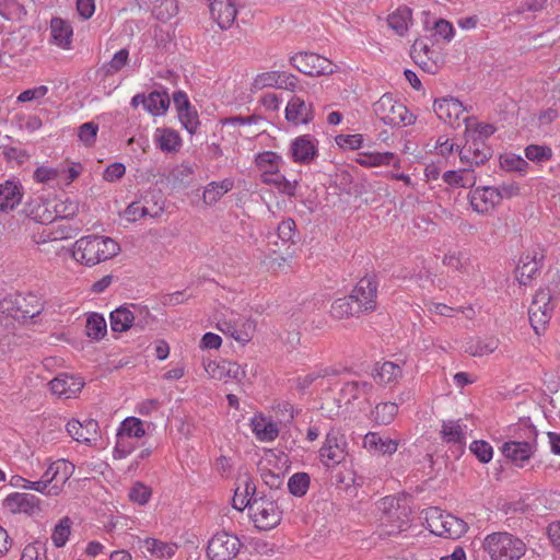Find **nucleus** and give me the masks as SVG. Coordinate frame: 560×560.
Here are the masks:
<instances>
[{
	"instance_id": "nucleus-1",
	"label": "nucleus",
	"mask_w": 560,
	"mask_h": 560,
	"mask_svg": "<svg viewBox=\"0 0 560 560\" xmlns=\"http://www.w3.org/2000/svg\"><path fill=\"white\" fill-rule=\"evenodd\" d=\"M120 252V245L112 237L104 235H88L73 244V259L86 267H93L108 260Z\"/></svg>"
},
{
	"instance_id": "nucleus-2",
	"label": "nucleus",
	"mask_w": 560,
	"mask_h": 560,
	"mask_svg": "<svg viewBox=\"0 0 560 560\" xmlns=\"http://www.w3.org/2000/svg\"><path fill=\"white\" fill-rule=\"evenodd\" d=\"M377 533L380 537H392L408 532L410 526L409 510L400 506L395 497H385L377 504Z\"/></svg>"
},
{
	"instance_id": "nucleus-3",
	"label": "nucleus",
	"mask_w": 560,
	"mask_h": 560,
	"mask_svg": "<svg viewBox=\"0 0 560 560\" xmlns=\"http://www.w3.org/2000/svg\"><path fill=\"white\" fill-rule=\"evenodd\" d=\"M240 508H246L248 517L259 530H270L277 527L282 520V510L278 502L268 495L245 498Z\"/></svg>"
},
{
	"instance_id": "nucleus-4",
	"label": "nucleus",
	"mask_w": 560,
	"mask_h": 560,
	"mask_svg": "<svg viewBox=\"0 0 560 560\" xmlns=\"http://www.w3.org/2000/svg\"><path fill=\"white\" fill-rule=\"evenodd\" d=\"M482 548L492 560H518L526 552L523 540L508 532L487 535Z\"/></svg>"
},
{
	"instance_id": "nucleus-5",
	"label": "nucleus",
	"mask_w": 560,
	"mask_h": 560,
	"mask_svg": "<svg viewBox=\"0 0 560 560\" xmlns=\"http://www.w3.org/2000/svg\"><path fill=\"white\" fill-rule=\"evenodd\" d=\"M43 311V299L32 292L10 294L0 301V313L18 320L34 318Z\"/></svg>"
},
{
	"instance_id": "nucleus-6",
	"label": "nucleus",
	"mask_w": 560,
	"mask_h": 560,
	"mask_svg": "<svg viewBox=\"0 0 560 560\" xmlns=\"http://www.w3.org/2000/svg\"><path fill=\"white\" fill-rule=\"evenodd\" d=\"M425 522L431 534L444 538L458 539L467 532L466 523L439 508L425 511Z\"/></svg>"
},
{
	"instance_id": "nucleus-7",
	"label": "nucleus",
	"mask_w": 560,
	"mask_h": 560,
	"mask_svg": "<svg viewBox=\"0 0 560 560\" xmlns=\"http://www.w3.org/2000/svg\"><path fill=\"white\" fill-rule=\"evenodd\" d=\"M373 112L380 120L392 127L410 126L416 120L408 108L389 93H385L373 104Z\"/></svg>"
},
{
	"instance_id": "nucleus-8",
	"label": "nucleus",
	"mask_w": 560,
	"mask_h": 560,
	"mask_svg": "<svg viewBox=\"0 0 560 560\" xmlns=\"http://www.w3.org/2000/svg\"><path fill=\"white\" fill-rule=\"evenodd\" d=\"M555 310V302L549 289L536 292L528 308L530 325L536 334H540L549 324Z\"/></svg>"
},
{
	"instance_id": "nucleus-9",
	"label": "nucleus",
	"mask_w": 560,
	"mask_h": 560,
	"mask_svg": "<svg viewBox=\"0 0 560 560\" xmlns=\"http://www.w3.org/2000/svg\"><path fill=\"white\" fill-rule=\"evenodd\" d=\"M242 546L236 535L225 530L218 532L208 541L207 557L209 560H233Z\"/></svg>"
},
{
	"instance_id": "nucleus-10",
	"label": "nucleus",
	"mask_w": 560,
	"mask_h": 560,
	"mask_svg": "<svg viewBox=\"0 0 560 560\" xmlns=\"http://www.w3.org/2000/svg\"><path fill=\"white\" fill-rule=\"evenodd\" d=\"M374 386L366 381L346 382L338 394V407L346 411L360 408L373 394Z\"/></svg>"
},
{
	"instance_id": "nucleus-11",
	"label": "nucleus",
	"mask_w": 560,
	"mask_h": 560,
	"mask_svg": "<svg viewBox=\"0 0 560 560\" xmlns=\"http://www.w3.org/2000/svg\"><path fill=\"white\" fill-rule=\"evenodd\" d=\"M290 63L298 71L311 75H329L337 71V66L329 59L314 52H299L291 57Z\"/></svg>"
},
{
	"instance_id": "nucleus-12",
	"label": "nucleus",
	"mask_w": 560,
	"mask_h": 560,
	"mask_svg": "<svg viewBox=\"0 0 560 560\" xmlns=\"http://www.w3.org/2000/svg\"><path fill=\"white\" fill-rule=\"evenodd\" d=\"M217 327L224 335L232 337L243 345L252 339L255 331V323L253 320L233 312L220 319Z\"/></svg>"
},
{
	"instance_id": "nucleus-13",
	"label": "nucleus",
	"mask_w": 560,
	"mask_h": 560,
	"mask_svg": "<svg viewBox=\"0 0 560 560\" xmlns=\"http://www.w3.org/2000/svg\"><path fill=\"white\" fill-rule=\"evenodd\" d=\"M347 456V442L338 432L331 431L326 435L325 442L319 450L322 464L330 469L341 464Z\"/></svg>"
},
{
	"instance_id": "nucleus-14",
	"label": "nucleus",
	"mask_w": 560,
	"mask_h": 560,
	"mask_svg": "<svg viewBox=\"0 0 560 560\" xmlns=\"http://www.w3.org/2000/svg\"><path fill=\"white\" fill-rule=\"evenodd\" d=\"M411 58L423 71L436 73L442 65L441 52L430 46L425 39H417L411 46Z\"/></svg>"
},
{
	"instance_id": "nucleus-15",
	"label": "nucleus",
	"mask_w": 560,
	"mask_h": 560,
	"mask_svg": "<svg viewBox=\"0 0 560 560\" xmlns=\"http://www.w3.org/2000/svg\"><path fill=\"white\" fill-rule=\"evenodd\" d=\"M378 283L374 276H365L359 280L350 296L362 312H370L376 307Z\"/></svg>"
},
{
	"instance_id": "nucleus-16",
	"label": "nucleus",
	"mask_w": 560,
	"mask_h": 560,
	"mask_svg": "<svg viewBox=\"0 0 560 560\" xmlns=\"http://www.w3.org/2000/svg\"><path fill=\"white\" fill-rule=\"evenodd\" d=\"M458 156L462 164L472 172L475 167L489 160L491 152L486 142L478 139H465V144L460 147Z\"/></svg>"
},
{
	"instance_id": "nucleus-17",
	"label": "nucleus",
	"mask_w": 560,
	"mask_h": 560,
	"mask_svg": "<svg viewBox=\"0 0 560 560\" xmlns=\"http://www.w3.org/2000/svg\"><path fill=\"white\" fill-rule=\"evenodd\" d=\"M468 200L471 209L478 214H489L500 205L494 186H479L471 189Z\"/></svg>"
},
{
	"instance_id": "nucleus-18",
	"label": "nucleus",
	"mask_w": 560,
	"mask_h": 560,
	"mask_svg": "<svg viewBox=\"0 0 560 560\" xmlns=\"http://www.w3.org/2000/svg\"><path fill=\"white\" fill-rule=\"evenodd\" d=\"M4 508L13 514L24 513L30 516L38 515L42 511V500L35 494L13 492L5 497Z\"/></svg>"
},
{
	"instance_id": "nucleus-19",
	"label": "nucleus",
	"mask_w": 560,
	"mask_h": 560,
	"mask_svg": "<svg viewBox=\"0 0 560 560\" xmlns=\"http://www.w3.org/2000/svg\"><path fill=\"white\" fill-rule=\"evenodd\" d=\"M433 109L442 121L448 124L453 128L460 126L462 116L466 110L463 103L452 96L434 101Z\"/></svg>"
},
{
	"instance_id": "nucleus-20",
	"label": "nucleus",
	"mask_w": 560,
	"mask_h": 560,
	"mask_svg": "<svg viewBox=\"0 0 560 560\" xmlns=\"http://www.w3.org/2000/svg\"><path fill=\"white\" fill-rule=\"evenodd\" d=\"M290 155L295 163L311 164L318 155V141L311 135L299 136L290 144Z\"/></svg>"
},
{
	"instance_id": "nucleus-21",
	"label": "nucleus",
	"mask_w": 560,
	"mask_h": 560,
	"mask_svg": "<svg viewBox=\"0 0 560 560\" xmlns=\"http://www.w3.org/2000/svg\"><path fill=\"white\" fill-rule=\"evenodd\" d=\"M52 395L58 398L70 399L77 397L84 386L81 376L61 373L48 383Z\"/></svg>"
},
{
	"instance_id": "nucleus-22",
	"label": "nucleus",
	"mask_w": 560,
	"mask_h": 560,
	"mask_svg": "<svg viewBox=\"0 0 560 560\" xmlns=\"http://www.w3.org/2000/svg\"><path fill=\"white\" fill-rule=\"evenodd\" d=\"M55 213L48 209V203H39L31 210L33 219L42 224L55 221L58 217L66 219L74 215L78 205L73 201H59L54 206Z\"/></svg>"
},
{
	"instance_id": "nucleus-23",
	"label": "nucleus",
	"mask_w": 560,
	"mask_h": 560,
	"mask_svg": "<svg viewBox=\"0 0 560 560\" xmlns=\"http://www.w3.org/2000/svg\"><path fill=\"white\" fill-rule=\"evenodd\" d=\"M173 102L177 110L178 119L182 126L194 135L200 125L197 110L190 105L188 96L185 92L178 91L173 95Z\"/></svg>"
},
{
	"instance_id": "nucleus-24",
	"label": "nucleus",
	"mask_w": 560,
	"mask_h": 560,
	"mask_svg": "<svg viewBox=\"0 0 560 560\" xmlns=\"http://www.w3.org/2000/svg\"><path fill=\"white\" fill-rule=\"evenodd\" d=\"M405 361L399 359L397 361H384L376 363L372 376L375 382L383 386H396L404 375Z\"/></svg>"
},
{
	"instance_id": "nucleus-25",
	"label": "nucleus",
	"mask_w": 560,
	"mask_h": 560,
	"mask_svg": "<svg viewBox=\"0 0 560 560\" xmlns=\"http://www.w3.org/2000/svg\"><path fill=\"white\" fill-rule=\"evenodd\" d=\"M212 20L221 30H229L237 16L236 0H208Z\"/></svg>"
},
{
	"instance_id": "nucleus-26",
	"label": "nucleus",
	"mask_w": 560,
	"mask_h": 560,
	"mask_svg": "<svg viewBox=\"0 0 560 560\" xmlns=\"http://www.w3.org/2000/svg\"><path fill=\"white\" fill-rule=\"evenodd\" d=\"M500 451L505 459L522 468L535 455L537 446L530 445V443H520V441H505Z\"/></svg>"
},
{
	"instance_id": "nucleus-27",
	"label": "nucleus",
	"mask_w": 560,
	"mask_h": 560,
	"mask_svg": "<svg viewBox=\"0 0 560 560\" xmlns=\"http://www.w3.org/2000/svg\"><path fill=\"white\" fill-rule=\"evenodd\" d=\"M205 370L211 378L223 382L241 381L245 377L244 368L231 361H210L205 365Z\"/></svg>"
},
{
	"instance_id": "nucleus-28",
	"label": "nucleus",
	"mask_w": 560,
	"mask_h": 560,
	"mask_svg": "<svg viewBox=\"0 0 560 560\" xmlns=\"http://www.w3.org/2000/svg\"><path fill=\"white\" fill-rule=\"evenodd\" d=\"M250 430L257 441L261 443L273 442L279 435V424L261 412L255 413L249 420Z\"/></svg>"
},
{
	"instance_id": "nucleus-29",
	"label": "nucleus",
	"mask_w": 560,
	"mask_h": 560,
	"mask_svg": "<svg viewBox=\"0 0 560 560\" xmlns=\"http://www.w3.org/2000/svg\"><path fill=\"white\" fill-rule=\"evenodd\" d=\"M69 435L80 443H93L98 439V422L94 419H85L83 422L72 419L67 423Z\"/></svg>"
},
{
	"instance_id": "nucleus-30",
	"label": "nucleus",
	"mask_w": 560,
	"mask_h": 560,
	"mask_svg": "<svg viewBox=\"0 0 560 560\" xmlns=\"http://www.w3.org/2000/svg\"><path fill=\"white\" fill-rule=\"evenodd\" d=\"M139 549L156 560H168L177 551V545L170 541H164L158 538L148 537L138 540Z\"/></svg>"
},
{
	"instance_id": "nucleus-31",
	"label": "nucleus",
	"mask_w": 560,
	"mask_h": 560,
	"mask_svg": "<svg viewBox=\"0 0 560 560\" xmlns=\"http://www.w3.org/2000/svg\"><path fill=\"white\" fill-rule=\"evenodd\" d=\"M285 119L294 125L310 122L313 119L312 105L300 96H292L285 106Z\"/></svg>"
},
{
	"instance_id": "nucleus-32",
	"label": "nucleus",
	"mask_w": 560,
	"mask_h": 560,
	"mask_svg": "<svg viewBox=\"0 0 560 560\" xmlns=\"http://www.w3.org/2000/svg\"><path fill=\"white\" fill-rule=\"evenodd\" d=\"M363 447L372 454L390 456L397 451L398 442L377 432H369L364 435Z\"/></svg>"
},
{
	"instance_id": "nucleus-33",
	"label": "nucleus",
	"mask_w": 560,
	"mask_h": 560,
	"mask_svg": "<svg viewBox=\"0 0 560 560\" xmlns=\"http://www.w3.org/2000/svg\"><path fill=\"white\" fill-rule=\"evenodd\" d=\"M23 187L18 180L8 179L0 184V211L8 212L15 209L22 200Z\"/></svg>"
},
{
	"instance_id": "nucleus-34",
	"label": "nucleus",
	"mask_w": 560,
	"mask_h": 560,
	"mask_svg": "<svg viewBox=\"0 0 560 560\" xmlns=\"http://www.w3.org/2000/svg\"><path fill=\"white\" fill-rule=\"evenodd\" d=\"M467 425L462 420H444L441 425V438L447 444L463 448L467 440Z\"/></svg>"
},
{
	"instance_id": "nucleus-35",
	"label": "nucleus",
	"mask_w": 560,
	"mask_h": 560,
	"mask_svg": "<svg viewBox=\"0 0 560 560\" xmlns=\"http://www.w3.org/2000/svg\"><path fill=\"white\" fill-rule=\"evenodd\" d=\"M153 140L156 148L167 154L177 153L183 144L179 133L171 128H156Z\"/></svg>"
},
{
	"instance_id": "nucleus-36",
	"label": "nucleus",
	"mask_w": 560,
	"mask_h": 560,
	"mask_svg": "<svg viewBox=\"0 0 560 560\" xmlns=\"http://www.w3.org/2000/svg\"><path fill=\"white\" fill-rule=\"evenodd\" d=\"M442 264L445 267L458 271L460 275L467 278H471L476 273V266L471 259L462 252H447L442 258Z\"/></svg>"
},
{
	"instance_id": "nucleus-37",
	"label": "nucleus",
	"mask_w": 560,
	"mask_h": 560,
	"mask_svg": "<svg viewBox=\"0 0 560 560\" xmlns=\"http://www.w3.org/2000/svg\"><path fill=\"white\" fill-rule=\"evenodd\" d=\"M50 35L52 43L58 47L62 49L71 47L73 28L68 21L61 18H52L50 21Z\"/></svg>"
},
{
	"instance_id": "nucleus-38",
	"label": "nucleus",
	"mask_w": 560,
	"mask_h": 560,
	"mask_svg": "<svg viewBox=\"0 0 560 560\" xmlns=\"http://www.w3.org/2000/svg\"><path fill=\"white\" fill-rule=\"evenodd\" d=\"M74 466L66 459H58L49 464L42 478L49 486L55 481L67 482L73 475Z\"/></svg>"
},
{
	"instance_id": "nucleus-39",
	"label": "nucleus",
	"mask_w": 560,
	"mask_h": 560,
	"mask_svg": "<svg viewBox=\"0 0 560 560\" xmlns=\"http://www.w3.org/2000/svg\"><path fill=\"white\" fill-rule=\"evenodd\" d=\"M538 431L529 420L522 419L509 428L508 441H520L537 446Z\"/></svg>"
},
{
	"instance_id": "nucleus-40",
	"label": "nucleus",
	"mask_w": 560,
	"mask_h": 560,
	"mask_svg": "<svg viewBox=\"0 0 560 560\" xmlns=\"http://www.w3.org/2000/svg\"><path fill=\"white\" fill-rule=\"evenodd\" d=\"M234 187V179L231 177L219 182H210L203 188L202 199L207 206L215 205L225 194Z\"/></svg>"
},
{
	"instance_id": "nucleus-41",
	"label": "nucleus",
	"mask_w": 560,
	"mask_h": 560,
	"mask_svg": "<svg viewBox=\"0 0 560 560\" xmlns=\"http://www.w3.org/2000/svg\"><path fill=\"white\" fill-rule=\"evenodd\" d=\"M255 165L260 173V180L281 168L283 159L273 151H264L255 155Z\"/></svg>"
},
{
	"instance_id": "nucleus-42",
	"label": "nucleus",
	"mask_w": 560,
	"mask_h": 560,
	"mask_svg": "<svg viewBox=\"0 0 560 560\" xmlns=\"http://www.w3.org/2000/svg\"><path fill=\"white\" fill-rule=\"evenodd\" d=\"M387 23L389 28L393 30L397 35H406L412 23L411 9L407 5L397 8L393 13L388 15Z\"/></svg>"
},
{
	"instance_id": "nucleus-43",
	"label": "nucleus",
	"mask_w": 560,
	"mask_h": 560,
	"mask_svg": "<svg viewBox=\"0 0 560 560\" xmlns=\"http://www.w3.org/2000/svg\"><path fill=\"white\" fill-rule=\"evenodd\" d=\"M424 28L435 40L451 42L455 35L453 24L444 19L424 20Z\"/></svg>"
},
{
	"instance_id": "nucleus-44",
	"label": "nucleus",
	"mask_w": 560,
	"mask_h": 560,
	"mask_svg": "<svg viewBox=\"0 0 560 560\" xmlns=\"http://www.w3.org/2000/svg\"><path fill=\"white\" fill-rule=\"evenodd\" d=\"M463 121L465 122V139H478L486 142V139L492 136L495 131L493 125L487 122H478L475 118L465 117L463 118Z\"/></svg>"
},
{
	"instance_id": "nucleus-45",
	"label": "nucleus",
	"mask_w": 560,
	"mask_h": 560,
	"mask_svg": "<svg viewBox=\"0 0 560 560\" xmlns=\"http://www.w3.org/2000/svg\"><path fill=\"white\" fill-rule=\"evenodd\" d=\"M261 183L268 186H272L278 192L293 197L296 194V188L299 185L298 179L290 180L288 179L280 170L272 172L269 176L265 177Z\"/></svg>"
},
{
	"instance_id": "nucleus-46",
	"label": "nucleus",
	"mask_w": 560,
	"mask_h": 560,
	"mask_svg": "<svg viewBox=\"0 0 560 560\" xmlns=\"http://www.w3.org/2000/svg\"><path fill=\"white\" fill-rule=\"evenodd\" d=\"M110 328L114 332H125L135 327L133 315L129 304L114 310L109 315Z\"/></svg>"
},
{
	"instance_id": "nucleus-47",
	"label": "nucleus",
	"mask_w": 560,
	"mask_h": 560,
	"mask_svg": "<svg viewBox=\"0 0 560 560\" xmlns=\"http://www.w3.org/2000/svg\"><path fill=\"white\" fill-rule=\"evenodd\" d=\"M498 347L495 337L475 338L467 342L466 352L472 357H483L493 353Z\"/></svg>"
},
{
	"instance_id": "nucleus-48",
	"label": "nucleus",
	"mask_w": 560,
	"mask_h": 560,
	"mask_svg": "<svg viewBox=\"0 0 560 560\" xmlns=\"http://www.w3.org/2000/svg\"><path fill=\"white\" fill-rule=\"evenodd\" d=\"M360 313H363L362 310L357 306L350 295L335 300L330 306L331 316L338 319L357 316Z\"/></svg>"
},
{
	"instance_id": "nucleus-49",
	"label": "nucleus",
	"mask_w": 560,
	"mask_h": 560,
	"mask_svg": "<svg viewBox=\"0 0 560 560\" xmlns=\"http://www.w3.org/2000/svg\"><path fill=\"white\" fill-rule=\"evenodd\" d=\"M470 173L471 171L466 166L462 170H450L442 174V179L451 187H471L476 179L469 176Z\"/></svg>"
},
{
	"instance_id": "nucleus-50",
	"label": "nucleus",
	"mask_w": 560,
	"mask_h": 560,
	"mask_svg": "<svg viewBox=\"0 0 560 560\" xmlns=\"http://www.w3.org/2000/svg\"><path fill=\"white\" fill-rule=\"evenodd\" d=\"M394 158L393 152H361L358 154L355 162L364 167L387 166Z\"/></svg>"
},
{
	"instance_id": "nucleus-51",
	"label": "nucleus",
	"mask_w": 560,
	"mask_h": 560,
	"mask_svg": "<svg viewBox=\"0 0 560 560\" xmlns=\"http://www.w3.org/2000/svg\"><path fill=\"white\" fill-rule=\"evenodd\" d=\"M116 434L137 441L145 434L144 423L139 418L128 417L120 422Z\"/></svg>"
},
{
	"instance_id": "nucleus-52",
	"label": "nucleus",
	"mask_w": 560,
	"mask_h": 560,
	"mask_svg": "<svg viewBox=\"0 0 560 560\" xmlns=\"http://www.w3.org/2000/svg\"><path fill=\"white\" fill-rule=\"evenodd\" d=\"M500 166L506 172H514L521 176L527 174L529 164L520 154L508 152L500 155Z\"/></svg>"
},
{
	"instance_id": "nucleus-53",
	"label": "nucleus",
	"mask_w": 560,
	"mask_h": 560,
	"mask_svg": "<svg viewBox=\"0 0 560 560\" xmlns=\"http://www.w3.org/2000/svg\"><path fill=\"white\" fill-rule=\"evenodd\" d=\"M170 106L167 94L160 92H151L144 101V109L153 116H162Z\"/></svg>"
},
{
	"instance_id": "nucleus-54",
	"label": "nucleus",
	"mask_w": 560,
	"mask_h": 560,
	"mask_svg": "<svg viewBox=\"0 0 560 560\" xmlns=\"http://www.w3.org/2000/svg\"><path fill=\"white\" fill-rule=\"evenodd\" d=\"M398 412V405L395 402H381L372 410V420L380 425L389 424Z\"/></svg>"
},
{
	"instance_id": "nucleus-55",
	"label": "nucleus",
	"mask_w": 560,
	"mask_h": 560,
	"mask_svg": "<svg viewBox=\"0 0 560 560\" xmlns=\"http://www.w3.org/2000/svg\"><path fill=\"white\" fill-rule=\"evenodd\" d=\"M86 336L93 340H101L107 334V324L103 315L91 313L86 318Z\"/></svg>"
},
{
	"instance_id": "nucleus-56",
	"label": "nucleus",
	"mask_w": 560,
	"mask_h": 560,
	"mask_svg": "<svg viewBox=\"0 0 560 560\" xmlns=\"http://www.w3.org/2000/svg\"><path fill=\"white\" fill-rule=\"evenodd\" d=\"M71 525L72 521L68 516L62 517L58 524L55 525L51 533V541L55 547L61 548L67 544L71 534Z\"/></svg>"
},
{
	"instance_id": "nucleus-57",
	"label": "nucleus",
	"mask_w": 560,
	"mask_h": 560,
	"mask_svg": "<svg viewBox=\"0 0 560 560\" xmlns=\"http://www.w3.org/2000/svg\"><path fill=\"white\" fill-rule=\"evenodd\" d=\"M178 12L176 0H158L152 9L154 18L161 22H167Z\"/></svg>"
},
{
	"instance_id": "nucleus-58",
	"label": "nucleus",
	"mask_w": 560,
	"mask_h": 560,
	"mask_svg": "<svg viewBox=\"0 0 560 560\" xmlns=\"http://www.w3.org/2000/svg\"><path fill=\"white\" fill-rule=\"evenodd\" d=\"M310 476L306 472H295L288 480V489L294 497H303L310 488Z\"/></svg>"
},
{
	"instance_id": "nucleus-59",
	"label": "nucleus",
	"mask_w": 560,
	"mask_h": 560,
	"mask_svg": "<svg viewBox=\"0 0 560 560\" xmlns=\"http://www.w3.org/2000/svg\"><path fill=\"white\" fill-rule=\"evenodd\" d=\"M526 257V261L522 260L521 265L516 268V279L520 284L527 285L538 273V264L535 260H529Z\"/></svg>"
},
{
	"instance_id": "nucleus-60",
	"label": "nucleus",
	"mask_w": 560,
	"mask_h": 560,
	"mask_svg": "<svg viewBox=\"0 0 560 560\" xmlns=\"http://www.w3.org/2000/svg\"><path fill=\"white\" fill-rule=\"evenodd\" d=\"M130 311L133 315L135 327L143 330L147 326L154 322L150 308L142 304H129Z\"/></svg>"
},
{
	"instance_id": "nucleus-61",
	"label": "nucleus",
	"mask_w": 560,
	"mask_h": 560,
	"mask_svg": "<svg viewBox=\"0 0 560 560\" xmlns=\"http://www.w3.org/2000/svg\"><path fill=\"white\" fill-rule=\"evenodd\" d=\"M129 60V50L127 48H121L117 52L114 54L112 59L103 66V70L106 75H114L118 73Z\"/></svg>"
},
{
	"instance_id": "nucleus-62",
	"label": "nucleus",
	"mask_w": 560,
	"mask_h": 560,
	"mask_svg": "<svg viewBox=\"0 0 560 560\" xmlns=\"http://www.w3.org/2000/svg\"><path fill=\"white\" fill-rule=\"evenodd\" d=\"M129 500L138 505H145L152 498V490L143 482H135L128 493Z\"/></svg>"
},
{
	"instance_id": "nucleus-63",
	"label": "nucleus",
	"mask_w": 560,
	"mask_h": 560,
	"mask_svg": "<svg viewBox=\"0 0 560 560\" xmlns=\"http://www.w3.org/2000/svg\"><path fill=\"white\" fill-rule=\"evenodd\" d=\"M120 215L128 222H137L147 215L155 217L156 212L152 213L149 208L143 206L140 201H133L124 210Z\"/></svg>"
},
{
	"instance_id": "nucleus-64",
	"label": "nucleus",
	"mask_w": 560,
	"mask_h": 560,
	"mask_svg": "<svg viewBox=\"0 0 560 560\" xmlns=\"http://www.w3.org/2000/svg\"><path fill=\"white\" fill-rule=\"evenodd\" d=\"M138 446L136 440L116 434V444L113 451L115 459H122L129 456Z\"/></svg>"
}]
</instances>
